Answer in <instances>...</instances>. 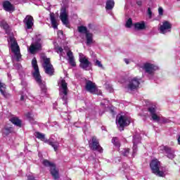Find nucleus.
I'll return each mask as SVG.
<instances>
[{"label": "nucleus", "instance_id": "nucleus-1", "mask_svg": "<svg viewBox=\"0 0 180 180\" xmlns=\"http://www.w3.org/2000/svg\"><path fill=\"white\" fill-rule=\"evenodd\" d=\"M32 66L34 70V72H32V77L40 86L42 94L46 95V94H47V87L46 86V82H43V80H41V75H40V70H39V65H37V60L36 58L32 59Z\"/></svg>", "mask_w": 180, "mask_h": 180}, {"label": "nucleus", "instance_id": "nucleus-2", "mask_svg": "<svg viewBox=\"0 0 180 180\" xmlns=\"http://www.w3.org/2000/svg\"><path fill=\"white\" fill-rule=\"evenodd\" d=\"M150 168L152 174H154L156 176L165 178V171L160 169L161 168V162L158 159H153L150 161Z\"/></svg>", "mask_w": 180, "mask_h": 180}, {"label": "nucleus", "instance_id": "nucleus-3", "mask_svg": "<svg viewBox=\"0 0 180 180\" xmlns=\"http://www.w3.org/2000/svg\"><path fill=\"white\" fill-rule=\"evenodd\" d=\"M42 165L46 168H49V172L54 180L60 179V170L54 162H50L47 159L42 161Z\"/></svg>", "mask_w": 180, "mask_h": 180}, {"label": "nucleus", "instance_id": "nucleus-4", "mask_svg": "<svg viewBox=\"0 0 180 180\" xmlns=\"http://www.w3.org/2000/svg\"><path fill=\"white\" fill-rule=\"evenodd\" d=\"M41 59L44 61L43 68L44 69L45 74H47L49 77H53V75H54L55 70L54 67L51 64L50 58L43 56H41Z\"/></svg>", "mask_w": 180, "mask_h": 180}, {"label": "nucleus", "instance_id": "nucleus-5", "mask_svg": "<svg viewBox=\"0 0 180 180\" xmlns=\"http://www.w3.org/2000/svg\"><path fill=\"white\" fill-rule=\"evenodd\" d=\"M89 146L93 151H98V153H103V148L99 143V139L96 136L91 137V140L89 141Z\"/></svg>", "mask_w": 180, "mask_h": 180}, {"label": "nucleus", "instance_id": "nucleus-6", "mask_svg": "<svg viewBox=\"0 0 180 180\" xmlns=\"http://www.w3.org/2000/svg\"><path fill=\"white\" fill-rule=\"evenodd\" d=\"M117 123H118V129L120 131H123L124 130V127H127V126L130 125V119L129 117H126L125 115H120L117 119Z\"/></svg>", "mask_w": 180, "mask_h": 180}, {"label": "nucleus", "instance_id": "nucleus-7", "mask_svg": "<svg viewBox=\"0 0 180 180\" xmlns=\"http://www.w3.org/2000/svg\"><path fill=\"white\" fill-rule=\"evenodd\" d=\"M79 67L84 71H89L92 67V63L89 62L86 57L80 58L79 60Z\"/></svg>", "mask_w": 180, "mask_h": 180}, {"label": "nucleus", "instance_id": "nucleus-8", "mask_svg": "<svg viewBox=\"0 0 180 180\" xmlns=\"http://www.w3.org/2000/svg\"><path fill=\"white\" fill-rule=\"evenodd\" d=\"M85 89L87 92L92 94V95H96V91H98V87L96 86V84L92 81L86 80Z\"/></svg>", "mask_w": 180, "mask_h": 180}, {"label": "nucleus", "instance_id": "nucleus-9", "mask_svg": "<svg viewBox=\"0 0 180 180\" xmlns=\"http://www.w3.org/2000/svg\"><path fill=\"white\" fill-rule=\"evenodd\" d=\"M143 70H145L146 72L148 74L151 75L154 71H157V70H158V66L152 63H146L143 65Z\"/></svg>", "mask_w": 180, "mask_h": 180}, {"label": "nucleus", "instance_id": "nucleus-10", "mask_svg": "<svg viewBox=\"0 0 180 180\" xmlns=\"http://www.w3.org/2000/svg\"><path fill=\"white\" fill-rule=\"evenodd\" d=\"M139 85L140 79L137 77H134L129 81V84H128V89L131 91H134V89H137Z\"/></svg>", "mask_w": 180, "mask_h": 180}, {"label": "nucleus", "instance_id": "nucleus-11", "mask_svg": "<svg viewBox=\"0 0 180 180\" xmlns=\"http://www.w3.org/2000/svg\"><path fill=\"white\" fill-rule=\"evenodd\" d=\"M23 23L25 25L27 29H32L33 25H34V19L33 18V16L30 15H26L23 20Z\"/></svg>", "mask_w": 180, "mask_h": 180}, {"label": "nucleus", "instance_id": "nucleus-12", "mask_svg": "<svg viewBox=\"0 0 180 180\" xmlns=\"http://www.w3.org/2000/svg\"><path fill=\"white\" fill-rule=\"evenodd\" d=\"M60 20L66 27H69L70 22L68 21V15L67 14V10L65 8L63 9V12L60 13Z\"/></svg>", "mask_w": 180, "mask_h": 180}, {"label": "nucleus", "instance_id": "nucleus-13", "mask_svg": "<svg viewBox=\"0 0 180 180\" xmlns=\"http://www.w3.org/2000/svg\"><path fill=\"white\" fill-rule=\"evenodd\" d=\"M171 29H172V25L168 21L163 22V24L160 27V33H162V34H165L167 30L171 32Z\"/></svg>", "mask_w": 180, "mask_h": 180}, {"label": "nucleus", "instance_id": "nucleus-14", "mask_svg": "<svg viewBox=\"0 0 180 180\" xmlns=\"http://www.w3.org/2000/svg\"><path fill=\"white\" fill-rule=\"evenodd\" d=\"M3 9L6 12H15V6L11 4V1L6 0L3 2Z\"/></svg>", "mask_w": 180, "mask_h": 180}, {"label": "nucleus", "instance_id": "nucleus-15", "mask_svg": "<svg viewBox=\"0 0 180 180\" xmlns=\"http://www.w3.org/2000/svg\"><path fill=\"white\" fill-rule=\"evenodd\" d=\"M163 151H165V154H167V158H169L170 160H172V158H174V154L175 153V151L172 150V148L165 146H163Z\"/></svg>", "mask_w": 180, "mask_h": 180}, {"label": "nucleus", "instance_id": "nucleus-16", "mask_svg": "<svg viewBox=\"0 0 180 180\" xmlns=\"http://www.w3.org/2000/svg\"><path fill=\"white\" fill-rule=\"evenodd\" d=\"M39 50H41V44L39 42H35V44H32L30 46L29 51L30 54H34V53L39 51Z\"/></svg>", "mask_w": 180, "mask_h": 180}, {"label": "nucleus", "instance_id": "nucleus-17", "mask_svg": "<svg viewBox=\"0 0 180 180\" xmlns=\"http://www.w3.org/2000/svg\"><path fill=\"white\" fill-rule=\"evenodd\" d=\"M10 41H11V51L12 53H17L18 51H20V48L19 45H18V41L13 37H10Z\"/></svg>", "mask_w": 180, "mask_h": 180}, {"label": "nucleus", "instance_id": "nucleus-18", "mask_svg": "<svg viewBox=\"0 0 180 180\" xmlns=\"http://www.w3.org/2000/svg\"><path fill=\"white\" fill-rule=\"evenodd\" d=\"M0 92L1 95L6 98V99H9L11 98V94L6 92V84L5 83H2L0 81Z\"/></svg>", "mask_w": 180, "mask_h": 180}, {"label": "nucleus", "instance_id": "nucleus-19", "mask_svg": "<svg viewBox=\"0 0 180 180\" xmlns=\"http://www.w3.org/2000/svg\"><path fill=\"white\" fill-rule=\"evenodd\" d=\"M67 56L68 57V63L71 67H77V63L75 62V59L74 58V54L71 50L67 52Z\"/></svg>", "mask_w": 180, "mask_h": 180}, {"label": "nucleus", "instance_id": "nucleus-20", "mask_svg": "<svg viewBox=\"0 0 180 180\" xmlns=\"http://www.w3.org/2000/svg\"><path fill=\"white\" fill-rule=\"evenodd\" d=\"M50 19L52 27L54 29H58V24H57V20L56 19V14H54V13H50Z\"/></svg>", "mask_w": 180, "mask_h": 180}, {"label": "nucleus", "instance_id": "nucleus-21", "mask_svg": "<svg viewBox=\"0 0 180 180\" xmlns=\"http://www.w3.org/2000/svg\"><path fill=\"white\" fill-rule=\"evenodd\" d=\"M10 122L17 127H22V120L18 117H11Z\"/></svg>", "mask_w": 180, "mask_h": 180}, {"label": "nucleus", "instance_id": "nucleus-22", "mask_svg": "<svg viewBox=\"0 0 180 180\" xmlns=\"http://www.w3.org/2000/svg\"><path fill=\"white\" fill-rule=\"evenodd\" d=\"M44 143H47L49 146H51L53 147L54 151L58 150V147L60 146V143L57 141H51L50 140H46L44 141Z\"/></svg>", "mask_w": 180, "mask_h": 180}, {"label": "nucleus", "instance_id": "nucleus-23", "mask_svg": "<svg viewBox=\"0 0 180 180\" xmlns=\"http://www.w3.org/2000/svg\"><path fill=\"white\" fill-rule=\"evenodd\" d=\"M68 84L65 82V80L63 79L61 80V88L63 90V94H64L65 96H67L68 95Z\"/></svg>", "mask_w": 180, "mask_h": 180}, {"label": "nucleus", "instance_id": "nucleus-24", "mask_svg": "<svg viewBox=\"0 0 180 180\" xmlns=\"http://www.w3.org/2000/svg\"><path fill=\"white\" fill-rule=\"evenodd\" d=\"M135 30H144L146 29V22L142 21L141 22H136L134 25Z\"/></svg>", "mask_w": 180, "mask_h": 180}, {"label": "nucleus", "instance_id": "nucleus-25", "mask_svg": "<svg viewBox=\"0 0 180 180\" xmlns=\"http://www.w3.org/2000/svg\"><path fill=\"white\" fill-rule=\"evenodd\" d=\"M12 133H13V127H4V129L2 130V134L4 136H9V134Z\"/></svg>", "mask_w": 180, "mask_h": 180}, {"label": "nucleus", "instance_id": "nucleus-26", "mask_svg": "<svg viewBox=\"0 0 180 180\" xmlns=\"http://www.w3.org/2000/svg\"><path fill=\"white\" fill-rule=\"evenodd\" d=\"M86 39L87 46L92 44V41H94V34L91 32L86 34Z\"/></svg>", "mask_w": 180, "mask_h": 180}, {"label": "nucleus", "instance_id": "nucleus-27", "mask_svg": "<svg viewBox=\"0 0 180 180\" xmlns=\"http://www.w3.org/2000/svg\"><path fill=\"white\" fill-rule=\"evenodd\" d=\"M114 6H115V1L107 0L106 4H105V9H107V11H110L113 9Z\"/></svg>", "mask_w": 180, "mask_h": 180}, {"label": "nucleus", "instance_id": "nucleus-28", "mask_svg": "<svg viewBox=\"0 0 180 180\" xmlns=\"http://www.w3.org/2000/svg\"><path fill=\"white\" fill-rule=\"evenodd\" d=\"M77 30L79 33H82V34H86L87 33H89V31H88V28L83 25L79 26L77 27Z\"/></svg>", "mask_w": 180, "mask_h": 180}, {"label": "nucleus", "instance_id": "nucleus-29", "mask_svg": "<svg viewBox=\"0 0 180 180\" xmlns=\"http://www.w3.org/2000/svg\"><path fill=\"white\" fill-rule=\"evenodd\" d=\"M35 137L39 139V140H41V141H44V140L46 139L45 135L39 131L35 132Z\"/></svg>", "mask_w": 180, "mask_h": 180}, {"label": "nucleus", "instance_id": "nucleus-30", "mask_svg": "<svg viewBox=\"0 0 180 180\" xmlns=\"http://www.w3.org/2000/svg\"><path fill=\"white\" fill-rule=\"evenodd\" d=\"M112 143L114 144L115 147H120V141H119V138L117 137H113L112 139Z\"/></svg>", "mask_w": 180, "mask_h": 180}, {"label": "nucleus", "instance_id": "nucleus-31", "mask_svg": "<svg viewBox=\"0 0 180 180\" xmlns=\"http://www.w3.org/2000/svg\"><path fill=\"white\" fill-rule=\"evenodd\" d=\"M0 26L1 27H3V29H4V30H6V32H7V30H9V25H8L7 22L5 21H2L0 23Z\"/></svg>", "mask_w": 180, "mask_h": 180}, {"label": "nucleus", "instance_id": "nucleus-32", "mask_svg": "<svg viewBox=\"0 0 180 180\" xmlns=\"http://www.w3.org/2000/svg\"><path fill=\"white\" fill-rule=\"evenodd\" d=\"M122 155H124V157H127L129 155V154H130V148H124L122 150Z\"/></svg>", "mask_w": 180, "mask_h": 180}, {"label": "nucleus", "instance_id": "nucleus-33", "mask_svg": "<svg viewBox=\"0 0 180 180\" xmlns=\"http://www.w3.org/2000/svg\"><path fill=\"white\" fill-rule=\"evenodd\" d=\"M150 116L154 122H160V120H161V118L160 117H158V115H157L156 113L153 114Z\"/></svg>", "mask_w": 180, "mask_h": 180}, {"label": "nucleus", "instance_id": "nucleus-34", "mask_svg": "<svg viewBox=\"0 0 180 180\" xmlns=\"http://www.w3.org/2000/svg\"><path fill=\"white\" fill-rule=\"evenodd\" d=\"M14 54L16 57V61H20V58H22V54H20V51L15 52Z\"/></svg>", "mask_w": 180, "mask_h": 180}, {"label": "nucleus", "instance_id": "nucleus-35", "mask_svg": "<svg viewBox=\"0 0 180 180\" xmlns=\"http://www.w3.org/2000/svg\"><path fill=\"white\" fill-rule=\"evenodd\" d=\"M133 25V20L131 18H129L125 24L126 27L130 28L131 27V25Z\"/></svg>", "mask_w": 180, "mask_h": 180}, {"label": "nucleus", "instance_id": "nucleus-36", "mask_svg": "<svg viewBox=\"0 0 180 180\" xmlns=\"http://www.w3.org/2000/svg\"><path fill=\"white\" fill-rule=\"evenodd\" d=\"M25 116H26L27 119H28V120H30V122L34 120V119L33 118V114L31 112H27V114H25Z\"/></svg>", "mask_w": 180, "mask_h": 180}, {"label": "nucleus", "instance_id": "nucleus-37", "mask_svg": "<svg viewBox=\"0 0 180 180\" xmlns=\"http://www.w3.org/2000/svg\"><path fill=\"white\" fill-rule=\"evenodd\" d=\"M148 112H149L150 113V115L155 114V108L149 107L148 108Z\"/></svg>", "mask_w": 180, "mask_h": 180}, {"label": "nucleus", "instance_id": "nucleus-38", "mask_svg": "<svg viewBox=\"0 0 180 180\" xmlns=\"http://www.w3.org/2000/svg\"><path fill=\"white\" fill-rule=\"evenodd\" d=\"M148 15L149 17V19H151L153 18V11H151V8H148Z\"/></svg>", "mask_w": 180, "mask_h": 180}, {"label": "nucleus", "instance_id": "nucleus-39", "mask_svg": "<svg viewBox=\"0 0 180 180\" xmlns=\"http://www.w3.org/2000/svg\"><path fill=\"white\" fill-rule=\"evenodd\" d=\"M158 12H159L160 16H162V15H164V9H162V7H160L158 8Z\"/></svg>", "mask_w": 180, "mask_h": 180}, {"label": "nucleus", "instance_id": "nucleus-40", "mask_svg": "<svg viewBox=\"0 0 180 180\" xmlns=\"http://www.w3.org/2000/svg\"><path fill=\"white\" fill-rule=\"evenodd\" d=\"M96 65H98V67H100V68H103V65H102L101 61H99L98 60H96Z\"/></svg>", "mask_w": 180, "mask_h": 180}, {"label": "nucleus", "instance_id": "nucleus-41", "mask_svg": "<svg viewBox=\"0 0 180 180\" xmlns=\"http://www.w3.org/2000/svg\"><path fill=\"white\" fill-rule=\"evenodd\" d=\"M27 180H36V177H34L33 175H28Z\"/></svg>", "mask_w": 180, "mask_h": 180}, {"label": "nucleus", "instance_id": "nucleus-42", "mask_svg": "<svg viewBox=\"0 0 180 180\" xmlns=\"http://www.w3.org/2000/svg\"><path fill=\"white\" fill-rule=\"evenodd\" d=\"M137 150V146H136L134 143V146H133V154H136V150Z\"/></svg>", "mask_w": 180, "mask_h": 180}, {"label": "nucleus", "instance_id": "nucleus-43", "mask_svg": "<svg viewBox=\"0 0 180 180\" xmlns=\"http://www.w3.org/2000/svg\"><path fill=\"white\" fill-rule=\"evenodd\" d=\"M58 51H59V53H63V51H64V49H63L61 46H59L58 47Z\"/></svg>", "mask_w": 180, "mask_h": 180}, {"label": "nucleus", "instance_id": "nucleus-44", "mask_svg": "<svg viewBox=\"0 0 180 180\" xmlns=\"http://www.w3.org/2000/svg\"><path fill=\"white\" fill-rule=\"evenodd\" d=\"M136 4L138 6H141V5H143V2L141 1H136Z\"/></svg>", "mask_w": 180, "mask_h": 180}, {"label": "nucleus", "instance_id": "nucleus-45", "mask_svg": "<svg viewBox=\"0 0 180 180\" xmlns=\"http://www.w3.org/2000/svg\"><path fill=\"white\" fill-rule=\"evenodd\" d=\"M124 63H126V64H129V59H127V58H124Z\"/></svg>", "mask_w": 180, "mask_h": 180}, {"label": "nucleus", "instance_id": "nucleus-46", "mask_svg": "<svg viewBox=\"0 0 180 180\" xmlns=\"http://www.w3.org/2000/svg\"><path fill=\"white\" fill-rule=\"evenodd\" d=\"M20 101H25V96L23 95L20 96Z\"/></svg>", "mask_w": 180, "mask_h": 180}, {"label": "nucleus", "instance_id": "nucleus-47", "mask_svg": "<svg viewBox=\"0 0 180 180\" xmlns=\"http://www.w3.org/2000/svg\"><path fill=\"white\" fill-rule=\"evenodd\" d=\"M178 144H179V146H180V136L178 138Z\"/></svg>", "mask_w": 180, "mask_h": 180}, {"label": "nucleus", "instance_id": "nucleus-48", "mask_svg": "<svg viewBox=\"0 0 180 180\" xmlns=\"http://www.w3.org/2000/svg\"><path fill=\"white\" fill-rule=\"evenodd\" d=\"M70 48H68V46L65 48V50H68Z\"/></svg>", "mask_w": 180, "mask_h": 180}, {"label": "nucleus", "instance_id": "nucleus-49", "mask_svg": "<svg viewBox=\"0 0 180 180\" xmlns=\"http://www.w3.org/2000/svg\"><path fill=\"white\" fill-rule=\"evenodd\" d=\"M60 33L63 34V31H60Z\"/></svg>", "mask_w": 180, "mask_h": 180}, {"label": "nucleus", "instance_id": "nucleus-50", "mask_svg": "<svg viewBox=\"0 0 180 180\" xmlns=\"http://www.w3.org/2000/svg\"><path fill=\"white\" fill-rule=\"evenodd\" d=\"M111 112H113V110H111Z\"/></svg>", "mask_w": 180, "mask_h": 180}]
</instances>
